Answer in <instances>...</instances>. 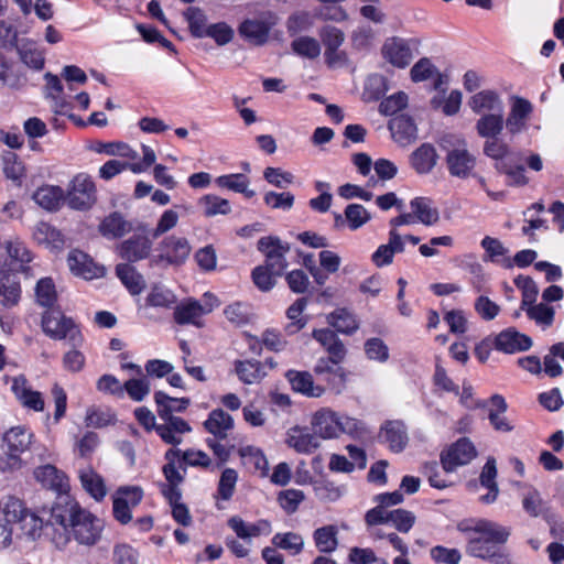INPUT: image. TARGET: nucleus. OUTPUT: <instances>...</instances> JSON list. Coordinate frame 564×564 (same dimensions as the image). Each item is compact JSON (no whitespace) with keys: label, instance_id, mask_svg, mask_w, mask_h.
I'll return each instance as SVG.
<instances>
[{"label":"nucleus","instance_id":"obj_11","mask_svg":"<svg viewBox=\"0 0 564 564\" xmlns=\"http://www.w3.org/2000/svg\"><path fill=\"white\" fill-rule=\"evenodd\" d=\"M446 163L449 173L455 177H468L476 165V158L467 149L464 140L457 139L447 149Z\"/></svg>","mask_w":564,"mask_h":564},{"label":"nucleus","instance_id":"obj_60","mask_svg":"<svg viewBox=\"0 0 564 564\" xmlns=\"http://www.w3.org/2000/svg\"><path fill=\"white\" fill-rule=\"evenodd\" d=\"M527 315L530 319H533L536 324L543 326H551L554 322V308L544 303L531 304L525 310Z\"/></svg>","mask_w":564,"mask_h":564},{"label":"nucleus","instance_id":"obj_49","mask_svg":"<svg viewBox=\"0 0 564 564\" xmlns=\"http://www.w3.org/2000/svg\"><path fill=\"white\" fill-rule=\"evenodd\" d=\"M384 438L393 452H401L408 444V434L401 422H389L384 427Z\"/></svg>","mask_w":564,"mask_h":564},{"label":"nucleus","instance_id":"obj_32","mask_svg":"<svg viewBox=\"0 0 564 564\" xmlns=\"http://www.w3.org/2000/svg\"><path fill=\"white\" fill-rule=\"evenodd\" d=\"M164 423L156 426V433L163 442L170 445H178L183 435L191 432V426L182 417H161Z\"/></svg>","mask_w":564,"mask_h":564},{"label":"nucleus","instance_id":"obj_14","mask_svg":"<svg viewBox=\"0 0 564 564\" xmlns=\"http://www.w3.org/2000/svg\"><path fill=\"white\" fill-rule=\"evenodd\" d=\"M477 455L476 448L468 438H460L448 447L441 456V462L446 471H453L457 467L470 463Z\"/></svg>","mask_w":564,"mask_h":564},{"label":"nucleus","instance_id":"obj_51","mask_svg":"<svg viewBox=\"0 0 564 564\" xmlns=\"http://www.w3.org/2000/svg\"><path fill=\"white\" fill-rule=\"evenodd\" d=\"M462 101V91L454 89L446 97L434 96L431 100V105L434 109L442 110L446 116H454L460 110Z\"/></svg>","mask_w":564,"mask_h":564},{"label":"nucleus","instance_id":"obj_1","mask_svg":"<svg viewBox=\"0 0 564 564\" xmlns=\"http://www.w3.org/2000/svg\"><path fill=\"white\" fill-rule=\"evenodd\" d=\"M43 520L17 497H9L0 507V550H7L19 538L35 540L41 535Z\"/></svg>","mask_w":564,"mask_h":564},{"label":"nucleus","instance_id":"obj_13","mask_svg":"<svg viewBox=\"0 0 564 564\" xmlns=\"http://www.w3.org/2000/svg\"><path fill=\"white\" fill-rule=\"evenodd\" d=\"M259 250L265 256V267L271 268L276 275H281L288 268L285 254L290 247L283 245L276 237H263L258 241Z\"/></svg>","mask_w":564,"mask_h":564},{"label":"nucleus","instance_id":"obj_28","mask_svg":"<svg viewBox=\"0 0 564 564\" xmlns=\"http://www.w3.org/2000/svg\"><path fill=\"white\" fill-rule=\"evenodd\" d=\"M391 137L401 147L412 144L417 138V128L409 116H397L389 122Z\"/></svg>","mask_w":564,"mask_h":564},{"label":"nucleus","instance_id":"obj_5","mask_svg":"<svg viewBox=\"0 0 564 564\" xmlns=\"http://www.w3.org/2000/svg\"><path fill=\"white\" fill-rule=\"evenodd\" d=\"M64 191L65 203L70 209L87 212L97 203V186L85 172L75 174Z\"/></svg>","mask_w":564,"mask_h":564},{"label":"nucleus","instance_id":"obj_20","mask_svg":"<svg viewBox=\"0 0 564 564\" xmlns=\"http://www.w3.org/2000/svg\"><path fill=\"white\" fill-rule=\"evenodd\" d=\"M11 390L22 406L34 412H42L45 408L41 392L33 390L23 376L12 378Z\"/></svg>","mask_w":564,"mask_h":564},{"label":"nucleus","instance_id":"obj_61","mask_svg":"<svg viewBox=\"0 0 564 564\" xmlns=\"http://www.w3.org/2000/svg\"><path fill=\"white\" fill-rule=\"evenodd\" d=\"M274 275V271L265 265L256 267L251 274L254 285L262 292H269L275 286Z\"/></svg>","mask_w":564,"mask_h":564},{"label":"nucleus","instance_id":"obj_57","mask_svg":"<svg viewBox=\"0 0 564 564\" xmlns=\"http://www.w3.org/2000/svg\"><path fill=\"white\" fill-rule=\"evenodd\" d=\"M293 51L306 58H316L321 55V44L312 36H300L292 42Z\"/></svg>","mask_w":564,"mask_h":564},{"label":"nucleus","instance_id":"obj_17","mask_svg":"<svg viewBox=\"0 0 564 564\" xmlns=\"http://www.w3.org/2000/svg\"><path fill=\"white\" fill-rule=\"evenodd\" d=\"M386 62L398 68H405L413 59L409 43L400 37L387 39L381 47Z\"/></svg>","mask_w":564,"mask_h":564},{"label":"nucleus","instance_id":"obj_42","mask_svg":"<svg viewBox=\"0 0 564 564\" xmlns=\"http://www.w3.org/2000/svg\"><path fill=\"white\" fill-rule=\"evenodd\" d=\"M271 24L261 19L246 20L239 28L240 35L253 45L267 42Z\"/></svg>","mask_w":564,"mask_h":564},{"label":"nucleus","instance_id":"obj_56","mask_svg":"<svg viewBox=\"0 0 564 564\" xmlns=\"http://www.w3.org/2000/svg\"><path fill=\"white\" fill-rule=\"evenodd\" d=\"M21 61L33 69H42L44 66V55L34 43L26 42L19 47Z\"/></svg>","mask_w":564,"mask_h":564},{"label":"nucleus","instance_id":"obj_21","mask_svg":"<svg viewBox=\"0 0 564 564\" xmlns=\"http://www.w3.org/2000/svg\"><path fill=\"white\" fill-rule=\"evenodd\" d=\"M32 200L46 212H57L65 203V191L54 184H42L32 193Z\"/></svg>","mask_w":564,"mask_h":564},{"label":"nucleus","instance_id":"obj_30","mask_svg":"<svg viewBox=\"0 0 564 564\" xmlns=\"http://www.w3.org/2000/svg\"><path fill=\"white\" fill-rule=\"evenodd\" d=\"M213 311V305L203 306L199 302L187 300L174 307V321L180 324H193L200 327V318L203 315Z\"/></svg>","mask_w":564,"mask_h":564},{"label":"nucleus","instance_id":"obj_50","mask_svg":"<svg viewBox=\"0 0 564 564\" xmlns=\"http://www.w3.org/2000/svg\"><path fill=\"white\" fill-rule=\"evenodd\" d=\"M216 184L219 187L241 193L248 198L256 195V192L249 188L250 181L243 174L221 175L216 178Z\"/></svg>","mask_w":564,"mask_h":564},{"label":"nucleus","instance_id":"obj_9","mask_svg":"<svg viewBox=\"0 0 564 564\" xmlns=\"http://www.w3.org/2000/svg\"><path fill=\"white\" fill-rule=\"evenodd\" d=\"M144 491L140 486H120L112 495L113 518L121 524L132 520V509L140 505Z\"/></svg>","mask_w":564,"mask_h":564},{"label":"nucleus","instance_id":"obj_33","mask_svg":"<svg viewBox=\"0 0 564 564\" xmlns=\"http://www.w3.org/2000/svg\"><path fill=\"white\" fill-rule=\"evenodd\" d=\"M404 251L403 238L398 230L391 229L388 243L381 245L372 253L371 260L376 267L382 268L393 262L394 253Z\"/></svg>","mask_w":564,"mask_h":564},{"label":"nucleus","instance_id":"obj_63","mask_svg":"<svg viewBox=\"0 0 564 564\" xmlns=\"http://www.w3.org/2000/svg\"><path fill=\"white\" fill-rule=\"evenodd\" d=\"M272 542L275 546L288 550L293 554H299L304 546L303 538L293 532L278 533L273 536Z\"/></svg>","mask_w":564,"mask_h":564},{"label":"nucleus","instance_id":"obj_52","mask_svg":"<svg viewBox=\"0 0 564 564\" xmlns=\"http://www.w3.org/2000/svg\"><path fill=\"white\" fill-rule=\"evenodd\" d=\"M35 301L43 307H52L57 301V291L51 278L39 280L34 289Z\"/></svg>","mask_w":564,"mask_h":564},{"label":"nucleus","instance_id":"obj_18","mask_svg":"<svg viewBox=\"0 0 564 564\" xmlns=\"http://www.w3.org/2000/svg\"><path fill=\"white\" fill-rule=\"evenodd\" d=\"M285 444L299 454H312L321 443L315 433L307 427L294 425L286 432Z\"/></svg>","mask_w":564,"mask_h":564},{"label":"nucleus","instance_id":"obj_59","mask_svg":"<svg viewBox=\"0 0 564 564\" xmlns=\"http://www.w3.org/2000/svg\"><path fill=\"white\" fill-rule=\"evenodd\" d=\"M3 173L7 178L18 182L25 176L26 169L15 153L9 152L3 156Z\"/></svg>","mask_w":564,"mask_h":564},{"label":"nucleus","instance_id":"obj_36","mask_svg":"<svg viewBox=\"0 0 564 564\" xmlns=\"http://www.w3.org/2000/svg\"><path fill=\"white\" fill-rule=\"evenodd\" d=\"M99 232L108 239H118L132 230L130 221L115 212L105 217L98 226Z\"/></svg>","mask_w":564,"mask_h":564},{"label":"nucleus","instance_id":"obj_7","mask_svg":"<svg viewBox=\"0 0 564 564\" xmlns=\"http://www.w3.org/2000/svg\"><path fill=\"white\" fill-rule=\"evenodd\" d=\"M467 105L476 116H479L476 123L478 134L487 139L494 137V91H477L469 97Z\"/></svg>","mask_w":564,"mask_h":564},{"label":"nucleus","instance_id":"obj_58","mask_svg":"<svg viewBox=\"0 0 564 564\" xmlns=\"http://www.w3.org/2000/svg\"><path fill=\"white\" fill-rule=\"evenodd\" d=\"M178 221L180 215L174 208L165 209L159 217L155 227L152 229L151 237L158 239L174 229Z\"/></svg>","mask_w":564,"mask_h":564},{"label":"nucleus","instance_id":"obj_27","mask_svg":"<svg viewBox=\"0 0 564 564\" xmlns=\"http://www.w3.org/2000/svg\"><path fill=\"white\" fill-rule=\"evenodd\" d=\"M44 96L51 101L54 113L66 115L70 110V104L64 96V88L61 79L52 73H46L44 75Z\"/></svg>","mask_w":564,"mask_h":564},{"label":"nucleus","instance_id":"obj_22","mask_svg":"<svg viewBox=\"0 0 564 564\" xmlns=\"http://www.w3.org/2000/svg\"><path fill=\"white\" fill-rule=\"evenodd\" d=\"M532 347L530 336L510 327L496 335V350L505 354H517L527 351Z\"/></svg>","mask_w":564,"mask_h":564},{"label":"nucleus","instance_id":"obj_47","mask_svg":"<svg viewBox=\"0 0 564 564\" xmlns=\"http://www.w3.org/2000/svg\"><path fill=\"white\" fill-rule=\"evenodd\" d=\"M326 321L337 332L347 335L355 333L359 327L355 316L345 308H338L332 312L327 315Z\"/></svg>","mask_w":564,"mask_h":564},{"label":"nucleus","instance_id":"obj_26","mask_svg":"<svg viewBox=\"0 0 564 564\" xmlns=\"http://www.w3.org/2000/svg\"><path fill=\"white\" fill-rule=\"evenodd\" d=\"M42 327L44 333L54 339H63L68 335L73 336L76 332L73 322L58 311L45 313Z\"/></svg>","mask_w":564,"mask_h":564},{"label":"nucleus","instance_id":"obj_37","mask_svg":"<svg viewBox=\"0 0 564 564\" xmlns=\"http://www.w3.org/2000/svg\"><path fill=\"white\" fill-rule=\"evenodd\" d=\"M234 417L223 409L213 410L204 422L205 429L214 436L224 440L234 429Z\"/></svg>","mask_w":564,"mask_h":564},{"label":"nucleus","instance_id":"obj_4","mask_svg":"<svg viewBox=\"0 0 564 564\" xmlns=\"http://www.w3.org/2000/svg\"><path fill=\"white\" fill-rule=\"evenodd\" d=\"M502 115H496V135L503 129ZM496 167L506 175V183L511 186H524L529 180L520 153L510 151L506 143L496 138Z\"/></svg>","mask_w":564,"mask_h":564},{"label":"nucleus","instance_id":"obj_12","mask_svg":"<svg viewBox=\"0 0 564 564\" xmlns=\"http://www.w3.org/2000/svg\"><path fill=\"white\" fill-rule=\"evenodd\" d=\"M158 261L170 265H181L189 257L192 246L185 237L171 235L165 237L158 247Z\"/></svg>","mask_w":564,"mask_h":564},{"label":"nucleus","instance_id":"obj_15","mask_svg":"<svg viewBox=\"0 0 564 564\" xmlns=\"http://www.w3.org/2000/svg\"><path fill=\"white\" fill-rule=\"evenodd\" d=\"M67 264L74 275L84 280L99 279L106 274L105 267L95 263L88 254L79 250L68 253Z\"/></svg>","mask_w":564,"mask_h":564},{"label":"nucleus","instance_id":"obj_16","mask_svg":"<svg viewBox=\"0 0 564 564\" xmlns=\"http://www.w3.org/2000/svg\"><path fill=\"white\" fill-rule=\"evenodd\" d=\"M34 477L44 488L51 489L58 495H66L70 489L69 478L54 465L47 464L34 469Z\"/></svg>","mask_w":564,"mask_h":564},{"label":"nucleus","instance_id":"obj_40","mask_svg":"<svg viewBox=\"0 0 564 564\" xmlns=\"http://www.w3.org/2000/svg\"><path fill=\"white\" fill-rule=\"evenodd\" d=\"M32 238L44 247L55 250L64 245V238L59 230L45 221L36 223L32 228Z\"/></svg>","mask_w":564,"mask_h":564},{"label":"nucleus","instance_id":"obj_31","mask_svg":"<svg viewBox=\"0 0 564 564\" xmlns=\"http://www.w3.org/2000/svg\"><path fill=\"white\" fill-rule=\"evenodd\" d=\"M234 372L242 383L249 386L260 383L267 376L264 365L257 359L235 360Z\"/></svg>","mask_w":564,"mask_h":564},{"label":"nucleus","instance_id":"obj_48","mask_svg":"<svg viewBox=\"0 0 564 564\" xmlns=\"http://www.w3.org/2000/svg\"><path fill=\"white\" fill-rule=\"evenodd\" d=\"M313 538L316 547L322 553H332L338 546V529L336 525L328 524L316 529Z\"/></svg>","mask_w":564,"mask_h":564},{"label":"nucleus","instance_id":"obj_44","mask_svg":"<svg viewBox=\"0 0 564 564\" xmlns=\"http://www.w3.org/2000/svg\"><path fill=\"white\" fill-rule=\"evenodd\" d=\"M410 207L417 223L433 226L440 220V213L430 198L415 197L410 202Z\"/></svg>","mask_w":564,"mask_h":564},{"label":"nucleus","instance_id":"obj_41","mask_svg":"<svg viewBox=\"0 0 564 564\" xmlns=\"http://www.w3.org/2000/svg\"><path fill=\"white\" fill-rule=\"evenodd\" d=\"M242 464L251 471L265 476L269 463L263 452L253 445H245L238 449Z\"/></svg>","mask_w":564,"mask_h":564},{"label":"nucleus","instance_id":"obj_53","mask_svg":"<svg viewBox=\"0 0 564 564\" xmlns=\"http://www.w3.org/2000/svg\"><path fill=\"white\" fill-rule=\"evenodd\" d=\"M198 204L207 217L228 215L231 212L229 200L212 194L199 198Z\"/></svg>","mask_w":564,"mask_h":564},{"label":"nucleus","instance_id":"obj_34","mask_svg":"<svg viewBox=\"0 0 564 564\" xmlns=\"http://www.w3.org/2000/svg\"><path fill=\"white\" fill-rule=\"evenodd\" d=\"M177 303L175 293L163 284H153L144 300V310H171Z\"/></svg>","mask_w":564,"mask_h":564},{"label":"nucleus","instance_id":"obj_64","mask_svg":"<svg viewBox=\"0 0 564 564\" xmlns=\"http://www.w3.org/2000/svg\"><path fill=\"white\" fill-rule=\"evenodd\" d=\"M340 435L347 434L354 438H365L368 435V429L366 425L356 417L348 415L340 416Z\"/></svg>","mask_w":564,"mask_h":564},{"label":"nucleus","instance_id":"obj_62","mask_svg":"<svg viewBox=\"0 0 564 564\" xmlns=\"http://www.w3.org/2000/svg\"><path fill=\"white\" fill-rule=\"evenodd\" d=\"M307 305L306 299H297L289 308L286 310V316L291 321V324L288 326V329L292 333L299 332L305 327L306 321L302 318V314Z\"/></svg>","mask_w":564,"mask_h":564},{"label":"nucleus","instance_id":"obj_38","mask_svg":"<svg viewBox=\"0 0 564 564\" xmlns=\"http://www.w3.org/2000/svg\"><path fill=\"white\" fill-rule=\"evenodd\" d=\"M33 433L25 426L17 425L9 429L3 435V442L8 451H12L17 455H21L28 451L33 441Z\"/></svg>","mask_w":564,"mask_h":564},{"label":"nucleus","instance_id":"obj_54","mask_svg":"<svg viewBox=\"0 0 564 564\" xmlns=\"http://www.w3.org/2000/svg\"><path fill=\"white\" fill-rule=\"evenodd\" d=\"M345 359H333V356H329L327 358L322 357L317 360L316 365L314 366V372L318 376H324L326 373L334 375L337 377L341 384H345L347 381V373L344 368L339 367L338 365L343 362Z\"/></svg>","mask_w":564,"mask_h":564},{"label":"nucleus","instance_id":"obj_39","mask_svg":"<svg viewBox=\"0 0 564 564\" xmlns=\"http://www.w3.org/2000/svg\"><path fill=\"white\" fill-rule=\"evenodd\" d=\"M176 455L177 451H167L166 458L170 460V463L163 467V473L167 481V485L163 488V495L169 499L170 502L180 500L181 498V492L177 487L182 482L183 477L173 464V458Z\"/></svg>","mask_w":564,"mask_h":564},{"label":"nucleus","instance_id":"obj_6","mask_svg":"<svg viewBox=\"0 0 564 564\" xmlns=\"http://www.w3.org/2000/svg\"><path fill=\"white\" fill-rule=\"evenodd\" d=\"M319 39L324 45V59L330 68H343L349 64V57L345 50L340 47L345 43V32L332 24H326L318 32Z\"/></svg>","mask_w":564,"mask_h":564},{"label":"nucleus","instance_id":"obj_2","mask_svg":"<svg viewBox=\"0 0 564 564\" xmlns=\"http://www.w3.org/2000/svg\"><path fill=\"white\" fill-rule=\"evenodd\" d=\"M67 518L54 513L57 523L64 528L69 527L75 540L85 545L95 544L102 531V522L90 511L84 509L78 502L73 501L66 506Z\"/></svg>","mask_w":564,"mask_h":564},{"label":"nucleus","instance_id":"obj_10","mask_svg":"<svg viewBox=\"0 0 564 564\" xmlns=\"http://www.w3.org/2000/svg\"><path fill=\"white\" fill-rule=\"evenodd\" d=\"M340 416L332 408L323 406L312 413L311 430L319 440H336L340 436Z\"/></svg>","mask_w":564,"mask_h":564},{"label":"nucleus","instance_id":"obj_45","mask_svg":"<svg viewBox=\"0 0 564 564\" xmlns=\"http://www.w3.org/2000/svg\"><path fill=\"white\" fill-rule=\"evenodd\" d=\"M154 400L160 417H175L173 412H183L191 403L188 398H171L162 391L155 392Z\"/></svg>","mask_w":564,"mask_h":564},{"label":"nucleus","instance_id":"obj_23","mask_svg":"<svg viewBox=\"0 0 564 564\" xmlns=\"http://www.w3.org/2000/svg\"><path fill=\"white\" fill-rule=\"evenodd\" d=\"M78 479L84 491L96 502H101L108 495L105 478L91 466L78 470Z\"/></svg>","mask_w":564,"mask_h":564},{"label":"nucleus","instance_id":"obj_29","mask_svg":"<svg viewBox=\"0 0 564 564\" xmlns=\"http://www.w3.org/2000/svg\"><path fill=\"white\" fill-rule=\"evenodd\" d=\"M286 378L293 391L307 398H321L326 392L325 387L315 384L314 378L308 371L290 370Z\"/></svg>","mask_w":564,"mask_h":564},{"label":"nucleus","instance_id":"obj_46","mask_svg":"<svg viewBox=\"0 0 564 564\" xmlns=\"http://www.w3.org/2000/svg\"><path fill=\"white\" fill-rule=\"evenodd\" d=\"M116 273L132 295H138L143 291L145 281L143 276L137 271V269L131 264H118L116 268Z\"/></svg>","mask_w":564,"mask_h":564},{"label":"nucleus","instance_id":"obj_19","mask_svg":"<svg viewBox=\"0 0 564 564\" xmlns=\"http://www.w3.org/2000/svg\"><path fill=\"white\" fill-rule=\"evenodd\" d=\"M411 79L414 83L433 80V87L440 93H445V87L448 84V76L441 73L438 68L429 59H419L410 70Z\"/></svg>","mask_w":564,"mask_h":564},{"label":"nucleus","instance_id":"obj_25","mask_svg":"<svg viewBox=\"0 0 564 564\" xmlns=\"http://www.w3.org/2000/svg\"><path fill=\"white\" fill-rule=\"evenodd\" d=\"M152 241L145 236H133L117 247V253L128 262H137L150 256Z\"/></svg>","mask_w":564,"mask_h":564},{"label":"nucleus","instance_id":"obj_35","mask_svg":"<svg viewBox=\"0 0 564 564\" xmlns=\"http://www.w3.org/2000/svg\"><path fill=\"white\" fill-rule=\"evenodd\" d=\"M312 336L322 345L329 356H333L334 360L346 358V347L334 330L329 328H318L312 332Z\"/></svg>","mask_w":564,"mask_h":564},{"label":"nucleus","instance_id":"obj_8","mask_svg":"<svg viewBox=\"0 0 564 564\" xmlns=\"http://www.w3.org/2000/svg\"><path fill=\"white\" fill-rule=\"evenodd\" d=\"M141 150L143 156L140 162H123L116 159L109 160L98 169V176L101 180L109 181L126 170H129L133 174L147 172L150 166L154 165L156 154L154 150L147 144H142Z\"/></svg>","mask_w":564,"mask_h":564},{"label":"nucleus","instance_id":"obj_3","mask_svg":"<svg viewBox=\"0 0 564 564\" xmlns=\"http://www.w3.org/2000/svg\"><path fill=\"white\" fill-rule=\"evenodd\" d=\"M457 530L467 536V552L480 558H489L494 550V525L482 519H465Z\"/></svg>","mask_w":564,"mask_h":564},{"label":"nucleus","instance_id":"obj_55","mask_svg":"<svg viewBox=\"0 0 564 564\" xmlns=\"http://www.w3.org/2000/svg\"><path fill=\"white\" fill-rule=\"evenodd\" d=\"M344 215L350 230L361 228L371 219V214L360 204H349Z\"/></svg>","mask_w":564,"mask_h":564},{"label":"nucleus","instance_id":"obj_24","mask_svg":"<svg viewBox=\"0 0 564 564\" xmlns=\"http://www.w3.org/2000/svg\"><path fill=\"white\" fill-rule=\"evenodd\" d=\"M510 100L511 108L506 120V128L511 134H517L525 128L533 106L528 99L520 96H512Z\"/></svg>","mask_w":564,"mask_h":564},{"label":"nucleus","instance_id":"obj_43","mask_svg":"<svg viewBox=\"0 0 564 564\" xmlns=\"http://www.w3.org/2000/svg\"><path fill=\"white\" fill-rule=\"evenodd\" d=\"M438 155L431 144L420 145L410 156L411 166L420 174L430 173L437 163Z\"/></svg>","mask_w":564,"mask_h":564}]
</instances>
